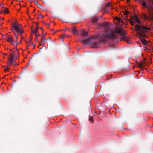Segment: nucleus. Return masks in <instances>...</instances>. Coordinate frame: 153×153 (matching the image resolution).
I'll list each match as a JSON object with an SVG mask.
<instances>
[{
    "label": "nucleus",
    "instance_id": "obj_11",
    "mask_svg": "<svg viewBox=\"0 0 153 153\" xmlns=\"http://www.w3.org/2000/svg\"><path fill=\"white\" fill-rule=\"evenodd\" d=\"M81 34L82 36H86L88 34V33L87 32H85L83 29H82L81 30Z\"/></svg>",
    "mask_w": 153,
    "mask_h": 153
},
{
    "label": "nucleus",
    "instance_id": "obj_17",
    "mask_svg": "<svg viewBox=\"0 0 153 153\" xmlns=\"http://www.w3.org/2000/svg\"><path fill=\"white\" fill-rule=\"evenodd\" d=\"M135 18L136 19L135 20V22H136L141 24V23L139 19L138 18L137 16L136 15H135Z\"/></svg>",
    "mask_w": 153,
    "mask_h": 153
},
{
    "label": "nucleus",
    "instance_id": "obj_18",
    "mask_svg": "<svg viewBox=\"0 0 153 153\" xmlns=\"http://www.w3.org/2000/svg\"><path fill=\"white\" fill-rule=\"evenodd\" d=\"M127 19L128 21L130 23L131 25H132V26H133L134 25V22H133V21H132V20H130V19Z\"/></svg>",
    "mask_w": 153,
    "mask_h": 153
},
{
    "label": "nucleus",
    "instance_id": "obj_35",
    "mask_svg": "<svg viewBox=\"0 0 153 153\" xmlns=\"http://www.w3.org/2000/svg\"><path fill=\"white\" fill-rule=\"evenodd\" d=\"M149 7H150L151 8V10L153 11V7L152 6H151L150 5H149Z\"/></svg>",
    "mask_w": 153,
    "mask_h": 153
},
{
    "label": "nucleus",
    "instance_id": "obj_38",
    "mask_svg": "<svg viewBox=\"0 0 153 153\" xmlns=\"http://www.w3.org/2000/svg\"><path fill=\"white\" fill-rule=\"evenodd\" d=\"M108 11L107 10H105L104 11V13H108Z\"/></svg>",
    "mask_w": 153,
    "mask_h": 153
},
{
    "label": "nucleus",
    "instance_id": "obj_1",
    "mask_svg": "<svg viewBox=\"0 0 153 153\" xmlns=\"http://www.w3.org/2000/svg\"><path fill=\"white\" fill-rule=\"evenodd\" d=\"M109 23L104 22L102 23H99L100 26L103 27L105 28V31L101 35L103 41L108 40L110 38H116V36L113 33L112 30L109 27Z\"/></svg>",
    "mask_w": 153,
    "mask_h": 153
},
{
    "label": "nucleus",
    "instance_id": "obj_57",
    "mask_svg": "<svg viewBox=\"0 0 153 153\" xmlns=\"http://www.w3.org/2000/svg\"><path fill=\"white\" fill-rule=\"evenodd\" d=\"M51 30L54 31V30L53 29H52Z\"/></svg>",
    "mask_w": 153,
    "mask_h": 153
},
{
    "label": "nucleus",
    "instance_id": "obj_30",
    "mask_svg": "<svg viewBox=\"0 0 153 153\" xmlns=\"http://www.w3.org/2000/svg\"><path fill=\"white\" fill-rule=\"evenodd\" d=\"M44 24L45 25L47 26L48 27L50 26V24L46 23L45 22H44Z\"/></svg>",
    "mask_w": 153,
    "mask_h": 153
},
{
    "label": "nucleus",
    "instance_id": "obj_13",
    "mask_svg": "<svg viewBox=\"0 0 153 153\" xmlns=\"http://www.w3.org/2000/svg\"><path fill=\"white\" fill-rule=\"evenodd\" d=\"M140 41L142 42V43L144 45H146L148 44L147 41L145 39L140 38Z\"/></svg>",
    "mask_w": 153,
    "mask_h": 153
},
{
    "label": "nucleus",
    "instance_id": "obj_8",
    "mask_svg": "<svg viewBox=\"0 0 153 153\" xmlns=\"http://www.w3.org/2000/svg\"><path fill=\"white\" fill-rule=\"evenodd\" d=\"M47 39H46L45 37V36L43 35V33L42 32V37L41 39V45H44L45 44V42L47 41Z\"/></svg>",
    "mask_w": 153,
    "mask_h": 153
},
{
    "label": "nucleus",
    "instance_id": "obj_12",
    "mask_svg": "<svg viewBox=\"0 0 153 153\" xmlns=\"http://www.w3.org/2000/svg\"><path fill=\"white\" fill-rule=\"evenodd\" d=\"M144 63L145 64H146V63L145 62H142L141 63H139V62H137V65L140 68L142 67H143V66L144 65Z\"/></svg>",
    "mask_w": 153,
    "mask_h": 153
},
{
    "label": "nucleus",
    "instance_id": "obj_9",
    "mask_svg": "<svg viewBox=\"0 0 153 153\" xmlns=\"http://www.w3.org/2000/svg\"><path fill=\"white\" fill-rule=\"evenodd\" d=\"M13 39V37L10 36L8 37L7 39V40L11 44L13 45L15 41H14Z\"/></svg>",
    "mask_w": 153,
    "mask_h": 153
},
{
    "label": "nucleus",
    "instance_id": "obj_23",
    "mask_svg": "<svg viewBox=\"0 0 153 153\" xmlns=\"http://www.w3.org/2000/svg\"><path fill=\"white\" fill-rule=\"evenodd\" d=\"M123 36L120 37V39L124 41L126 40V37L125 35L124 36Z\"/></svg>",
    "mask_w": 153,
    "mask_h": 153
},
{
    "label": "nucleus",
    "instance_id": "obj_3",
    "mask_svg": "<svg viewBox=\"0 0 153 153\" xmlns=\"http://www.w3.org/2000/svg\"><path fill=\"white\" fill-rule=\"evenodd\" d=\"M100 37L101 38V40L99 42H94L93 41V39H95V37L94 36H91L88 39L83 40L81 42L82 43L85 45H87V44H92L94 48H97V46L100 42H103L108 40H106L104 41H103V39L101 37V36Z\"/></svg>",
    "mask_w": 153,
    "mask_h": 153
},
{
    "label": "nucleus",
    "instance_id": "obj_22",
    "mask_svg": "<svg viewBox=\"0 0 153 153\" xmlns=\"http://www.w3.org/2000/svg\"><path fill=\"white\" fill-rule=\"evenodd\" d=\"M143 18L145 19H147L148 18V17L147 15L146 14L143 13Z\"/></svg>",
    "mask_w": 153,
    "mask_h": 153
},
{
    "label": "nucleus",
    "instance_id": "obj_45",
    "mask_svg": "<svg viewBox=\"0 0 153 153\" xmlns=\"http://www.w3.org/2000/svg\"><path fill=\"white\" fill-rule=\"evenodd\" d=\"M58 31H53V34H55V33H56V32H57Z\"/></svg>",
    "mask_w": 153,
    "mask_h": 153
},
{
    "label": "nucleus",
    "instance_id": "obj_2",
    "mask_svg": "<svg viewBox=\"0 0 153 153\" xmlns=\"http://www.w3.org/2000/svg\"><path fill=\"white\" fill-rule=\"evenodd\" d=\"M12 31L14 34L15 36L16 39H18V35L16 33L19 35H21L23 33L24 30L21 24H13V26L11 28Z\"/></svg>",
    "mask_w": 153,
    "mask_h": 153
},
{
    "label": "nucleus",
    "instance_id": "obj_16",
    "mask_svg": "<svg viewBox=\"0 0 153 153\" xmlns=\"http://www.w3.org/2000/svg\"><path fill=\"white\" fill-rule=\"evenodd\" d=\"M146 1H147V3L149 4V5H148V6L149 7V5L153 4V1L152 0H146Z\"/></svg>",
    "mask_w": 153,
    "mask_h": 153
},
{
    "label": "nucleus",
    "instance_id": "obj_59",
    "mask_svg": "<svg viewBox=\"0 0 153 153\" xmlns=\"http://www.w3.org/2000/svg\"><path fill=\"white\" fill-rule=\"evenodd\" d=\"M42 1L43 2V3H44V1L42 0Z\"/></svg>",
    "mask_w": 153,
    "mask_h": 153
},
{
    "label": "nucleus",
    "instance_id": "obj_7",
    "mask_svg": "<svg viewBox=\"0 0 153 153\" xmlns=\"http://www.w3.org/2000/svg\"><path fill=\"white\" fill-rule=\"evenodd\" d=\"M36 29L35 30H33L32 28H31V32L32 33H34L35 34L36 37H37L40 36L39 34L38 33V30L39 29V23L37 22L36 23Z\"/></svg>",
    "mask_w": 153,
    "mask_h": 153
},
{
    "label": "nucleus",
    "instance_id": "obj_42",
    "mask_svg": "<svg viewBox=\"0 0 153 153\" xmlns=\"http://www.w3.org/2000/svg\"><path fill=\"white\" fill-rule=\"evenodd\" d=\"M35 40L36 41H38V39H37V37H36L35 38Z\"/></svg>",
    "mask_w": 153,
    "mask_h": 153
},
{
    "label": "nucleus",
    "instance_id": "obj_4",
    "mask_svg": "<svg viewBox=\"0 0 153 153\" xmlns=\"http://www.w3.org/2000/svg\"><path fill=\"white\" fill-rule=\"evenodd\" d=\"M135 30L137 31V34L139 35L140 37H145L146 36L144 33L145 30H148L150 28L146 27L144 26H140L137 24L135 26Z\"/></svg>",
    "mask_w": 153,
    "mask_h": 153
},
{
    "label": "nucleus",
    "instance_id": "obj_28",
    "mask_svg": "<svg viewBox=\"0 0 153 153\" xmlns=\"http://www.w3.org/2000/svg\"><path fill=\"white\" fill-rule=\"evenodd\" d=\"M34 1L35 4L37 5L39 4L38 2L37 1H36V0H34Z\"/></svg>",
    "mask_w": 153,
    "mask_h": 153
},
{
    "label": "nucleus",
    "instance_id": "obj_56",
    "mask_svg": "<svg viewBox=\"0 0 153 153\" xmlns=\"http://www.w3.org/2000/svg\"><path fill=\"white\" fill-rule=\"evenodd\" d=\"M135 1H138V0H135Z\"/></svg>",
    "mask_w": 153,
    "mask_h": 153
},
{
    "label": "nucleus",
    "instance_id": "obj_21",
    "mask_svg": "<svg viewBox=\"0 0 153 153\" xmlns=\"http://www.w3.org/2000/svg\"><path fill=\"white\" fill-rule=\"evenodd\" d=\"M135 18V15L134 16L132 15L131 16L130 20H132L133 21H134L135 22V20L136 19Z\"/></svg>",
    "mask_w": 153,
    "mask_h": 153
},
{
    "label": "nucleus",
    "instance_id": "obj_47",
    "mask_svg": "<svg viewBox=\"0 0 153 153\" xmlns=\"http://www.w3.org/2000/svg\"><path fill=\"white\" fill-rule=\"evenodd\" d=\"M39 45H41V42H39Z\"/></svg>",
    "mask_w": 153,
    "mask_h": 153
},
{
    "label": "nucleus",
    "instance_id": "obj_27",
    "mask_svg": "<svg viewBox=\"0 0 153 153\" xmlns=\"http://www.w3.org/2000/svg\"><path fill=\"white\" fill-rule=\"evenodd\" d=\"M89 121H91L93 122L94 121L93 117H90L89 118Z\"/></svg>",
    "mask_w": 153,
    "mask_h": 153
},
{
    "label": "nucleus",
    "instance_id": "obj_44",
    "mask_svg": "<svg viewBox=\"0 0 153 153\" xmlns=\"http://www.w3.org/2000/svg\"><path fill=\"white\" fill-rule=\"evenodd\" d=\"M26 41V43H27V44H29V43H29V41L28 42V41Z\"/></svg>",
    "mask_w": 153,
    "mask_h": 153
},
{
    "label": "nucleus",
    "instance_id": "obj_49",
    "mask_svg": "<svg viewBox=\"0 0 153 153\" xmlns=\"http://www.w3.org/2000/svg\"><path fill=\"white\" fill-rule=\"evenodd\" d=\"M127 2L128 3L129 2V0H126Z\"/></svg>",
    "mask_w": 153,
    "mask_h": 153
},
{
    "label": "nucleus",
    "instance_id": "obj_60",
    "mask_svg": "<svg viewBox=\"0 0 153 153\" xmlns=\"http://www.w3.org/2000/svg\"><path fill=\"white\" fill-rule=\"evenodd\" d=\"M3 19V20H4V18H3V19Z\"/></svg>",
    "mask_w": 153,
    "mask_h": 153
},
{
    "label": "nucleus",
    "instance_id": "obj_41",
    "mask_svg": "<svg viewBox=\"0 0 153 153\" xmlns=\"http://www.w3.org/2000/svg\"><path fill=\"white\" fill-rule=\"evenodd\" d=\"M14 64H15V65H17L18 64L16 63V61H15V62L14 63Z\"/></svg>",
    "mask_w": 153,
    "mask_h": 153
},
{
    "label": "nucleus",
    "instance_id": "obj_39",
    "mask_svg": "<svg viewBox=\"0 0 153 153\" xmlns=\"http://www.w3.org/2000/svg\"><path fill=\"white\" fill-rule=\"evenodd\" d=\"M140 69L142 71H143L145 69V68H143V67H142H142H140Z\"/></svg>",
    "mask_w": 153,
    "mask_h": 153
},
{
    "label": "nucleus",
    "instance_id": "obj_58",
    "mask_svg": "<svg viewBox=\"0 0 153 153\" xmlns=\"http://www.w3.org/2000/svg\"><path fill=\"white\" fill-rule=\"evenodd\" d=\"M27 14H28V12H27Z\"/></svg>",
    "mask_w": 153,
    "mask_h": 153
},
{
    "label": "nucleus",
    "instance_id": "obj_24",
    "mask_svg": "<svg viewBox=\"0 0 153 153\" xmlns=\"http://www.w3.org/2000/svg\"><path fill=\"white\" fill-rule=\"evenodd\" d=\"M32 39V36L31 34L30 35V36L29 38V42L30 43H32L31 41Z\"/></svg>",
    "mask_w": 153,
    "mask_h": 153
},
{
    "label": "nucleus",
    "instance_id": "obj_29",
    "mask_svg": "<svg viewBox=\"0 0 153 153\" xmlns=\"http://www.w3.org/2000/svg\"><path fill=\"white\" fill-rule=\"evenodd\" d=\"M66 36V35L63 34L62 36H61V38L62 39H63Z\"/></svg>",
    "mask_w": 153,
    "mask_h": 153
},
{
    "label": "nucleus",
    "instance_id": "obj_26",
    "mask_svg": "<svg viewBox=\"0 0 153 153\" xmlns=\"http://www.w3.org/2000/svg\"><path fill=\"white\" fill-rule=\"evenodd\" d=\"M38 7H39L41 9H42L43 8V7L42 6V5L39 4L37 5Z\"/></svg>",
    "mask_w": 153,
    "mask_h": 153
},
{
    "label": "nucleus",
    "instance_id": "obj_54",
    "mask_svg": "<svg viewBox=\"0 0 153 153\" xmlns=\"http://www.w3.org/2000/svg\"><path fill=\"white\" fill-rule=\"evenodd\" d=\"M28 65H29V63H27V65L26 66V67H27V66Z\"/></svg>",
    "mask_w": 153,
    "mask_h": 153
},
{
    "label": "nucleus",
    "instance_id": "obj_15",
    "mask_svg": "<svg viewBox=\"0 0 153 153\" xmlns=\"http://www.w3.org/2000/svg\"><path fill=\"white\" fill-rule=\"evenodd\" d=\"M98 20V18L95 17L93 19L91 20V22L92 24H94V23L97 22Z\"/></svg>",
    "mask_w": 153,
    "mask_h": 153
},
{
    "label": "nucleus",
    "instance_id": "obj_33",
    "mask_svg": "<svg viewBox=\"0 0 153 153\" xmlns=\"http://www.w3.org/2000/svg\"><path fill=\"white\" fill-rule=\"evenodd\" d=\"M126 42L128 43H131V42L129 40L127 39L126 40Z\"/></svg>",
    "mask_w": 153,
    "mask_h": 153
},
{
    "label": "nucleus",
    "instance_id": "obj_19",
    "mask_svg": "<svg viewBox=\"0 0 153 153\" xmlns=\"http://www.w3.org/2000/svg\"><path fill=\"white\" fill-rule=\"evenodd\" d=\"M129 12L128 11L126 10L124 11V13L126 17H128L127 15L129 14Z\"/></svg>",
    "mask_w": 153,
    "mask_h": 153
},
{
    "label": "nucleus",
    "instance_id": "obj_46",
    "mask_svg": "<svg viewBox=\"0 0 153 153\" xmlns=\"http://www.w3.org/2000/svg\"><path fill=\"white\" fill-rule=\"evenodd\" d=\"M16 45H17L19 44V43L16 42Z\"/></svg>",
    "mask_w": 153,
    "mask_h": 153
},
{
    "label": "nucleus",
    "instance_id": "obj_32",
    "mask_svg": "<svg viewBox=\"0 0 153 153\" xmlns=\"http://www.w3.org/2000/svg\"><path fill=\"white\" fill-rule=\"evenodd\" d=\"M5 70H4V71H7L8 70V68H7V66H5Z\"/></svg>",
    "mask_w": 153,
    "mask_h": 153
},
{
    "label": "nucleus",
    "instance_id": "obj_52",
    "mask_svg": "<svg viewBox=\"0 0 153 153\" xmlns=\"http://www.w3.org/2000/svg\"><path fill=\"white\" fill-rule=\"evenodd\" d=\"M30 60L29 59V62L28 63H29V64H30Z\"/></svg>",
    "mask_w": 153,
    "mask_h": 153
},
{
    "label": "nucleus",
    "instance_id": "obj_36",
    "mask_svg": "<svg viewBox=\"0 0 153 153\" xmlns=\"http://www.w3.org/2000/svg\"><path fill=\"white\" fill-rule=\"evenodd\" d=\"M39 16H40V17H41L42 18H43V17H44V16H43L42 15V14H40L39 15Z\"/></svg>",
    "mask_w": 153,
    "mask_h": 153
},
{
    "label": "nucleus",
    "instance_id": "obj_25",
    "mask_svg": "<svg viewBox=\"0 0 153 153\" xmlns=\"http://www.w3.org/2000/svg\"><path fill=\"white\" fill-rule=\"evenodd\" d=\"M115 18L119 22H120L121 21V19L117 17H115Z\"/></svg>",
    "mask_w": 153,
    "mask_h": 153
},
{
    "label": "nucleus",
    "instance_id": "obj_43",
    "mask_svg": "<svg viewBox=\"0 0 153 153\" xmlns=\"http://www.w3.org/2000/svg\"><path fill=\"white\" fill-rule=\"evenodd\" d=\"M18 24V22H15V23H13L12 24ZM12 25H13V24H12Z\"/></svg>",
    "mask_w": 153,
    "mask_h": 153
},
{
    "label": "nucleus",
    "instance_id": "obj_40",
    "mask_svg": "<svg viewBox=\"0 0 153 153\" xmlns=\"http://www.w3.org/2000/svg\"><path fill=\"white\" fill-rule=\"evenodd\" d=\"M49 40H50V42H53L52 41L51 39V38H50V37H49Z\"/></svg>",
    "mask_w": 153,
    "mask_h": 153
},
{
    "label": "nucleus",
    "instance_id": "obj_10",
    "mask_svg": "<svg viewBox=\"0 0 153 153\" xmlns=\"http://www.w3.org/2000/svg\"><path fill=\"white\" fill-rule=\"evenodd\" d=\"M141 2H142V3L141 4V5L145 7L148 8V7H147L146 3L145 1H144V0H141L140 1V3H141Z\"/></svg>",
    "mask_w": 153,
    "mask_h": 153
},
{
    "label": "nucleus",
    "instance_id": "obj_6",
    "mask_svg": "<svg viewBox=\"0 0 153 153\" xmlns=\"http://www.w3.org/2000/svg\"><path fill=\"white\" fill-rule=\"evenodd\" d=\"M10 57L8 59L9 61L7 63H9L10 65H12L15 62V60L13 59L15 57L16 54L14 53H11L9 55Z\"/></svg>",
    "mask_w": 153,
    "mask_h": 153
},
{
    "label": "nucleus",
    "instance_id": "obj_5",
    "mask_svg": "<svg viewBox=\"0 0 153 153\" xmlns=\"http://www.w3.org/2000/svg\"><path fill=\"white\" fill-rule=\"evenodd\" d=\"M116 31L112 30V32L114 35L116 36V38H110L109 39L112 40L116 39L117 38V34L118 33L122 36H124L125 35L126 33L125 31L120 27L116 28Z\"/></svg>",
    "mask_w": 153,
    "mask_h": 153
},
{
    "label": "nucleus",
    "instance_id": "obj_20",
    "mask_svg": "<svg viewBox=\"0 0 153 153\" xmlns=\"http://www.w3.org/2000/svg\"><path fill=\"white\" fill-rule=\"evenodd\" d=\"M3 11L5 13H9V10L7 8H5L3 10Z\"/></svg>",
    "mask_w": 153,
    "mask_h": 153
},
{
    "label": "nucleus",
    "instance_id": "obj_53",
    "mask_svg": "<svg viewBox=\"0 0 153 153\" xmlns=\"http://www.w3.org/2000/svg\"><path fill=\"white\" fill-rule=\"evenodd\" d=\"M21 39H23V37L22 36H21Z\"/></svg>",
    "mask_w": 153,
    "mask_h": 153
},
{
    "label": "nucleus",
    "instance_id": "obj_14",
    "mask_svg": "<svg viewBox=\"0 0 153 153\" xmlns=\"http://www.w3.org/2000/svg\"><path fill=\"white\" fill-rule=\"evenodd\" d=\"M72 32L74 35H76L77 33L76 28L75 27H73L72 29Z\"/></svg>",
    "mask_w": 153,
    "mask_h": 153
},
{
    "label": "nucleus",
    "instance_id": "obj_34",
    "mask_svg": "<svg viewBox=\"0 0 153 153\" xmlns=\"http://www.w3.org/2000/svg\"><path fill=\"white\" fill-rule=\"evenodd\" d=\"M153 14L152 16V15H150L149 16H150V18L151 19L153 20V14Z\"/></svg>",
    "mask_w": 153,
    "mask_h": 153
},
{
    "label": "nucleus",
    "instance_id": "obj_50",
    "mask_svg": "<svg viewBox=\"0 0 153 153\" xmlns=\"http://www.w3.org/2000/svg\"><path fill=\"white\" fill-rule=\"evenodd\" d=\"M40 29H41L42 30H43V29L42 27H41V28H40Z\"/></svg>",
    "mask_w": 153,
    "mask_h": 153
},
{
    "label": "nucleus",
    "instance_id": "obj_55",
    "mask_svg": "<svg viewBox=\"0 0 153 153\" xmlns=\"http://www.w3.org/2000/svg\"><path fill=\"white\" fill-rule=\"evenodd\" d=\"M33 45L34 46V47H35V45H34V44H33Z\"/></svg>",
    "mask_w": 153,
    "mask_h": 153
},
{
    "label": "nucleus",
    "instance_id": "obj_48",
    "mask_svg": "<svg viewBox=\"0 0 153 153\" xmlns=\"http://www.w3.org/2000/svg\"><path fill=\"white\" fill-rule=\"evenodd\" d=\"M29 46V45H27V48H28V47Z\"/></svg>",
    "mask_w": 153,
    "mask_h": 153
},
{
    "label": "nucleus",
    "instance_id": "obj_37",
    "mask_svg": "<svg viewBox=\"0 0 153 153\" xmlns=\"http://www.w3.org/2000/svg\"><path fill=\"white\" fill-rule=\"evenodd\" d=\"M0 6H1L2 8H3L4 7V6H3L2 5H1V4H0Z\"/></svg>",
    "mask_w": 153,
    "mask_h": 153
},
{
    "label": "nucleus",
    "instance_id": "obj_31",
    "mask_svg": "<svg viewBox=\"0 0 153 153\" xmlns=\"http://www.w3.org/2000/svg\"><path fill=\"white\" fill-rule=\"evenodd\" d=\"M111 6V4L110 3H108L106 5V7H110Z\"/></svg>",
    "mask_w": 153,
    "mask_h": 153
},
{
    "label": "nucleus",
    "instance_id": "obj_51",
    "mask_svg": "<svg viewBox=\"0 0 153 153\" xmlns=\"http://www.w3.org/2000/svg\"><path fill=\"white\" fill-rule=\"evenodd\" d=\"M30 3H31L33 2V1L31 0V1H30Z\"/></svg>",
    "mask_w": 153,
    "mask_h": 153
}]
</instances>
